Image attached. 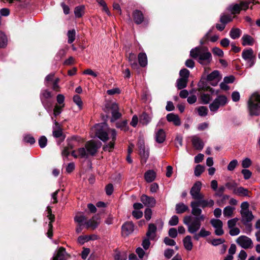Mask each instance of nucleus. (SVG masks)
<instances>
[{"mask_svg": "<svg viewBox=\"0 0 260 260\" xmlns=\"http://www.w3.org/2000/svg\"><path fill=\"white\" fill-rule=\"evenodd\" d=\"M222 77L219 72L215 70L213 71L207 77V81L212 86H216L221 79Z\"/></svg>", "mask_w": 260, "mask_h": 260, "instance_id": "nucleus-9", "label": "nucleus"}, {"mask_svg": "<svg viewBox=\"0 0 260 260\" xmlns=\"http://www.w3.org/2000/svg\"><path fill=\"white\" fill-rule=\"evenodd\" d=\"M76 31L75 29L69 30L68 31L67 36L68 38V43L69 44L72 43L75 39Z\"/></svg>", "mask_w": 260, "mask_h": 260, "instance_id": "nucleus-43", "label": "nucleus"}, {"mask_svg": "<svg viewBox=\"0 0 260 260\" xmlns=\"http://www.w3.org/2000/svg\"><path fill=\"white\" fill-rule=\"evenodd\" d=\"M210 223L215 229V234L217 236H221L223 234L224 232L222 229L223 223L220 220L212 219L210 220Z\"/></svg>", "mask_w": 260, "mask_h": 260, "instance_id": "nucleus-11", "label": "nucleus"}, {"mask_svg": "<svg viewBox=\"0 0 260 260\" xmlns=\"http://www.w3.org/2000/svg\"><path fill=\"white\" fill-rule=\"evenodd\" d=\"M198 217L193 218L191 216H186L183 218V223L187 226L188 232L193 234L194 240L198 241L201 237H206L210 235L211 233L204 228L201 229V222L206 217L204 214L197 215Z\"/></svg>", "mask_w": 260, "mask_h": 260, "instance_id": "nucleus-3", "label": "nucleus"}, {"mask_svg": "<svg viewBox=\"0 0 260 260\" xmlns=\"http://www.w3.org/2000/svg\"><path fill=\"white\" fill-rule=\"evenodd\" d=\"M164 242L167 245L174 246L176 244L175 241L169 237L165 238Z\"/></svg>", "mask_w": 260, "mask_h": 260, "instance_id": "nucleus-64", "label": "nucleus"}, {"mask_svg": "<svg viewBox=\"0 0 260 260\" xmlns=\"http://www.w3.org/2000/svg\"><path fill=\"white\" fill-rule=\"evenodd\" d=\"M134 21L136 23L141 24L144 20V16L142 12L139 10H135L133 13Z\"/></svg>", "mask_w": 260, "mask_h": 260, "instance_id": "nucleus-22", "label": "nucleus"}, {"mask_svg": "<svg viewBox=\"0 0 260 260\" xmlns=\"http://www.w3.org/2000/svg\"><path fill=\"white\" fill-rule=\"evenodd\" d=\"M116 127L120 128L123 131H127L128 130L127 122L126 120L118 122L116 124Z\"/></svg>", "mask_w": 260, "mask_h": 260, "instance_id": "nucleus-41", "label": "nucleus"}, {"mask_svg": "<svg viewBox=\"0 0 260 260\" xmlns=\"http://www.w3.org/2000/svg\"><path fill=\"white\" fill-rule=\"evenodd\" d=\"M84 6H80L76 7L74 10V13L76 17H81L84 13Z\"/></svg>", "mask_w": 260, "mask_h": 260, "instance_id": "nucleus-42", "label": "nucleus"}, {"mask_svg": "<svg viewBox=\"0 0 260 260\" xmlns=\"http://www.w3.org/2000/svg\"><path fill=\"white\" fill-rule=\"evenodd\" d=\"M242 174L243 175L244 178L245 180L249 179L252 175V173L249 170L243 169L241 171Z\"/></svg>", "mask_w": 260, "mask_h": 260, "instance_id": "nucleus-56", "label": "nucleus"}, {"mask_svg": "<svg viewBox=\"0 0 260 260\" xmlns=\"http://www.w3.org/2000/svg\"><path fill=\"white\" fill-rule=\"evenodd\" d=\"M188 80L180 78L177 80L176 86L178 89H182L187 86Z\"/></svg>", "mask_w": 260, "mask_h": 260, "instance_id": "nucleus-34", "label": "nucleus"}, {"mask_svg": "<svg viewBox=\"0 0 260 260\" xmlns=\"http://www.w3.org/2000/svg\"><path fill=\"white\" fill-rule=\"evenodd\" d=\"M96 238V236L92 235L91 236H81L78 238V242L81 244H83L85 242L88 241L91 239H95Z\"/></svg>", "mask_w": 260, "mask_h": 260, "instance_id": "nucleus-37", "label": "nucleus"}, {"mask_svg": "<svg viewBox=\"0 0 260 260\" xmlns=\"http://www.w3.org/2000/svg\"><path fill=\"white\" fill-rule=\"evenodd\" d=\"M241 31L237 28H233L230 32V36L233 39H236L240 37Z\"/></svg>", "mask_w": 260, "mask_h": 260, "instance_id": "nucleus-38", "label": "nucleus"}, {"mask_svg": "<svg viewBox=\"0 0 260 260\" xmlns=\"http://www.w3.org/2000/svg\"><path fill=\"white\" fill-rule=\"evenodd\" d=\"M134 230V224L132 222H127L122 226V234L127 236L131 234Z\"/></svg>", "mask_w": 260, "mask_h": 260, "instance_id": "nucleus-16", "label": "nucleus"}, {"mask_svg": "<svg viewBox=\"0 0 260 260\" xmlns=\"http://www.w3.org/2000/svg\"><path fill=\"white\" fill-rule=\"evenodd\" d=\"M53 96L52 93L48 90H42L40 94V99L42 104L45 109H47L50 107V103L48 100Z\"/></svg>", "mask_w": 260, "mask_h": 260, "instance_id": "nucleus-10", "label": "nucleus"}, {"mask_svg": "<svg viewBox=\"0 0 260 260\" xmlns=\"http://www.w3.org/2000/svg\"><path fill=\"white\" fill-rule=\"evenodd\" d=\"M202 183L200 181L196 182L191 187L190 193L192 198L196 201L190 203L191 208V214L193 215H200L202 210L200 208H204L206 207H212L214 205V201L212 200H204V195L200 192Z\"/></svg>", "mask_w": 260, "mask_h": 260, "instance_id": "nucleus-2", "label": "nucleus"}, {"mask_svg": "<svg viewBox=\"0 0 260 260\" xmlns=\"http://www.w3.org/2000/svg\"><path fill=\"white\" fill-rule=\"evenodd\" d=\"M156 226L154 224L150 223L148 225V231L146 233L147 238L154 240L156 237Z\"/></svg>", "mask_w": 260, "mask_h": 260, "instance_id": "nucleus-19", "label": "nucleus"}, {"mask_svg": "<svg viewBox=\"0 0 260 260\" xmlns=\"http://www.w3.org/2000/svg\"><path fill=\"white\" fill-rule=\"evenodd\" d=\"M179 75L180 78L188 80L189 71L186 69H183L180 71Z\"/></svg>", "mask_w": 260, "mask_h": 260, "instance_id": "nucleus-46", "label": "nucleus"}, {"mask_svg": "<svg viewBox=\"0 0 260 260\" xmlns=\"http://www.w3.org/2000/svg\"><path fill=\"white\" fill-rule=\"evenodd\" d=\"M128 61L133 69H137L138 68V65L137 62L136 55L134 53H130L128 56Z\"/></svg>", "mask_w": 260, "mask_h": 260, "instance_id": "nucleus-32", "label": "nucleus"}, {"mask_svg": "<svg viewBox=\"0 0 260 260\" xmlns=\"http://www.w3.org/2000/svg\"><path fill=\"white\" fill-rule=\"evenodd\" d=\"M48 217L49 218V219L50 220V221L49 222V223L48 224L49 229H48V231L47 232V236L49 238H51L53 235L52 222L54 220V216L51 214V210L49 207H48Z\"/></svg>", "mask_w": 260, "mask_h": 260, "instance_id": "nucleus-23", "label": "nucleus"}, {"mask_svg": "<svg viewBox=\"0 0 260 260\" xmlns=\"http://www.w3.org/2000/svg\"><path fill=\"white\" fill-rule=\"evenodd\" d=\"M228 98L224 95H218L209 105L211 112H216L220 107L225 106L228 103Z\"/></svg>", "mask_w": 260, "mask_h": 260, "instance_id": "nucleus-6", "label": "nucleus"}, {"mask_svg": "<svg viewBox=\"0 0 260 260\" xmlns=\"http://www.w3.org/2000/svg\"><path fill=\"white\" fill-rule=\"evenodd\" d=\"M144 177L147 182H151L155 178V173L153 170H149L145 173Z\"/></svg>", "mask_w": 260, "mask_h": 260, "instance_id": "nucleus-31", "label": "nucleus"}, {"mask_svg": "<svg viewBox=\"0 0 260 260\" xmlns=\"http://www.w3.org/2000/svg\"><path fill=\"white\" fill-rule=\"evenodd\" d=\"M166 133L162 129H159L155 132V141L158 143H163L166 140Z\"/></svg>", "mask_w": 260, "mask_h": 260, "instance_id": "nucleus-21", "label": "nucleus"}, {"mask_svg": "<svg viewBox=\"0 0 260 260\" xmlns=\"http://www.w3.org/2000/svg\"><path fill=\"white\" fill-rule=\"evenodd\" d=\"M138 60L139 64L142 67H145L147 64V57L145 53H140L138 55Z\"/></svg>", "mask_w": 260, "mask_h": 260, "instance_id": "nucleus-30", "label": "nucleus"}, {"mask_svg": "<svg viewBox=\"0 0 260 260\" xmlns=\"http://www.w3.org/2000/svg\"><path fill=\"white\" fill-rule=\"evenodd\" d=\"M240 213L241 215V221L245 225H248V223L251 222L254 218V216L249 210L245 212H240Z\"/></svg>", "mask_w": 260, "mask_h": 260, "instance_id": "nucleus-14", "label": "nucleus"}, {"mask_svg": "<svg viewBox=\"0 0 260 260\" xmlns=\"http://www.w3.org/2000/svg\"><path fill=\"white\" fill-rule=\"evenodd\" d=\"M8 40L6 35L0 30V48H5L7 45Z\"/></svg>", "mask_w": 260, "mask_h": 260, "instance_id": "nucleus-39", "label": "nucleus"}, {"mask_svg": "<svg viewBox=\"0 0 260 260\" xmlns=\"http://www.w3.org/2000/svg\"><path fill=\"white\" fill-rule=\"evenodd\" d=\"M249 192V191L247 189L241 186L234 188L233 189V193L239 196H248Z\"/></svg>", "mask_w": 260, "mask_h": 260, "instance_id": "nucleus-24", "label": "nucleus"}, {"mask_svg": "<svg viewBox=\"0 0 260 260\" xmlns=\"http://www.w3.org/2000/svg\"><path fill=\"white\" fill-rule=\"evenodd\" d=\"M141 201L145 206L150 207H154L156 204V200L154 198L148 197L145 194L141 196Z\"/></svg>", "mask_w": 260, "mask_h": 260, "instance_id": "nucleus-15", "label": "nucleus"}, {"mask_svg": "<svg viewBox=\"0 0 260 260\" xmlns=\"http://www.w3.org/2000/svg\"><path fill=\"white\" fill-rule=\"evenodd\" d=\"M67 253L65 249L63 247L59 248L56 255L53 257V260H66Z\"/></svg>", "mask_w": 260, "mask_h": 260, "instance_id": "nucleus-27", "label": "nucleus"}, {"mask_svg": "<svg viewBox=\"0 0 260 260\" xmlns=\"http://www.w3.org/2000/svg\"><path fill=\"white\" fill-rule=\"evenodd\" d=\"M183 244L185 248L190 251L192 249L193 247L192 242L191 241V237L190 236H186L183 240Z\"/></svg>", "mask_w": 260, "mask_h": 260, "instance_id": "nucleus-28", "label": "nucleus"}, {"mask_svg": "<svg viewBox=\"0 0 260 260\" xmlns=\"http://www.w3.org/2000/svg\"><path fill=\"white\" fill-rule=\"evenodd\" d=\"M101 222V219L99 216L95 215L90 220L85 222L84 224L86 229H90L92 230L95 229Z\"/></svg>", "mask_w": 260, "mask_h": 260, "instance_id": "nucleus-12", "label": "nucleus"}, {"mask_svg": "<svg viewBox=\"0 0 260 260\" xmlns=\"http://www.w3.org/2000/svg\"><path fill=\"white\" fill-rule=\"evenodd\" d=\"M56 100H57V105H64V106H65L64 96L63 94H58L56 97Z\"/></svg>", "mask_w": 260, "mask_h": 260, "instance_id": "nucleus-60", "label": "nucleus"}, {"mask_svg": "<svg viewBox=\"0 0 260 260\" xmlns=\"http://www.w3.org/2000/svg\"><path fill=\"white\" fill-rule=\"evenodd\" d=\"M90 134L92 137H97L103 142L110 140L103 148L105 151L110 152L114 148L117 132L115 129L109 128L106 123L95 124L91 128Z\"/></svg>", "mask_w": 260, "mask_h": 260, "instance_id": "nucleus-1", "label": "nucleus"}, {"mask_svg": "<svg viewBox=\"0 0 260 260\" xmlns=\"http://www.w3.org/2000/svg\"><path fill=\"white\" fill-rule=\"evenodd\" d=\"M212 51L214 55H217L219 57H222L223 56V51L218 47H214Z\"/></svg>", "mask_w": 260, "mask_h": 260, "instance_id": "nucleus-55", "label": "nucleus"}, {"mask_svg": "<svg viewBox=\"0 0 260 260\" xmlns=\"http://www.w3.org/2000/svg\"><path fill=\"white\" fill-rule=\"evenodd\" d=\"M191 142L193 147L198 150H202L204 146L202 140L197 136L191 137Z\"/></svg>", "mask_w": 260, "mask_h": 260, "instance_id": "nucleus-18", "label": "nucleus"}, {"mask_svg": "<svg viewBox=\"0 0 260 260\" xmlns=\"http://www.w3.org/2000/svg\"><path fill=\"white\" fill-rule=\"evenodd\" d=\"M174 254V251L173 249H167L164 252V255L167 258H170Z\"/></svg>", "mask_w": 260, "mask_h": 260, "instance_id": "nucleus-63", "label": "nucleus"}, {"mask_svg": "<svg viewBox=\"0 0 260 260\" xmlns=\"http://www.w3.org/2000/svg\"><path fill=\"white\" fill-rule=\"evenodd\" d=\"M235 209V208L234 207L230 206L225 207L223 211L224 216L227 218L232 217Z\"/></svg>", "mask_w": 260, "mask_h": 260, "instance_id": "nucleus-35", "label": "nucleus"}, {"mask_svg": "<svg viewBox=\"0 0 260 260\" xmlns=\"http://www.w3.org/2000/svg\"><path fill=\"white\" fill-rule=\"evenodd\" d=\"M196 110L198 111V113L200 116H206L208 114V110L206 107L200 106L196 108Z\"/></svg>", "mask_w": 260, "mask_h": 260, "instance_id": "nucleus-40", "label": "nucleus"}, {"mask_svg": "<svg viewBox=\"0 0 260 260\" xmlns=\"http://www.w3.org/2000/svg\"><path fill=\"white\" fill-rule=\"evenodd\" d=\"M64 107V105H55L53 109V115L54 116L59 115L62 112Z\"/></svg>", "mask_w": 260, "mask_h": 260, "instance_id": "nucleus-44", "label": "nucleus"}, {"mask_svg": "<svg viewBox=\"0 0 260 260\" xmlns=\"http://www.w3.org/2000/svg\"><path fill=\"white\" fill-rule=\"evenodd\" d=\"M233 18L230 15H222L220 17V22L224 24L231 21Z\"/></svg>", "mask_w": 260, "mask_h": 260, "instance_id": "nucleus-52", "label": "nucleus"}, {"mask_svg": "<svg viewBox=\"0 0 260 260\" xmlns=\"http://www.w3.org/2000/svg\"><path fill=\"white\" fill-rule=\"evenodd\" d=\"M211 32H212V29H210L206 33V34L204 36V37L200 40L201 44L203 45V44H206L207 42V41L209 38L210 35L211 33Z\"/></svg>", "mask_w": 260, "mask_h": 260, "instance_id": "nucleus-58", "label": "nucleus"}, {"mask_svg": "<svg viewBox=\"0 0 260 260\" xmlns=\"http://www.w3.org/2000/svg\"><path fill=\"white\" fill-rule=\"evenodd\" d=\"M47 139L45 136H42L39 140V146L41 148H44L47 144Z\"/></svg>", "mask_w": 260, "mask_h": 260, "instance_id": "nucleus-59", "label": "nucleus"}, {"mask_svg": "<svg viewBox=\"0 0 260 260\" xmlns=\"http://www.w3.org/2000/svg\"><path fill=\"white\" fill-rule=\"evenodd\" d=\"M190 55L197 59L200 64L203 65L208 64L212 60L211 54L208 50H204L200 47H196L191 49L190 52Z\"/></svg>", "mask_w": 260, "mask_h": 260, "instance_id": "nucleus-4", "label": "nucleus"}, {"mask_svg": "<svg viewBox=\"0 0 260 260\" xmlns=\"http://www.w3.org/2000/svg\"><path fill=\"white\" fill-rule=\"evenodd\" d=\"M85 147L88 154L91 155H94L96 153L98 148V146L96 144L92 141H90L86 143Z\"/></svg>", "mask_w": 260, "mask_h": 260, "instance_id": "nucleus-17", "label": "nucleus"}, {"mask_svg": "<svg viewBox=\"0 0 260 260\" xmlns=\"http://www.w3.org/2000/svg\"><path fill=\"white\" fill-rule=\"evenodd\" d=\"M179 222V218L177 216L173 215L169 221V224L171 226H175Z\"/></svg>", "mask_w": 260, "mask_h": 260, "instance_id": "nucleus-51", "label": "nucleus"}, {"mask_svg": "<svg viewBox=\"0 0 260 260\" xmlns=\"http://www.w3.org/2000/svg\"><path fill=\"white\" fill-rule=\"evenodd\" d=\"M77 152L78 154H76V152L75 151H73L72 152V155L75 158H77V157L87 158L88 157V154L84 148H80L78 149Z\"/></svg>", "mask_w": 260, "mask_h": 260, "instance_id": "nucleus-25", "label": "nucleus"}, {"mask_svg": "<svg viewBox=\"0 0 260 260\" xmlns=\"http://www.w3.org/2000/svg\"><path fill=\"white\" fill-rule=\"evenodd\" d=\"M243 58L247 61L249 68L251 67L255 63V56L252 49L244 50L242 53Z\"/></svg>", "mask_w": 260, "mask_h": 260, "instance_id": "nucleus-7", "label": "nucleus"}, {"mask_svg": "<svg viewBox=\"0 0 260 260\" xmlns=\"http://www.w3.org/2000/svg\"><path fill=\"white\" fill-rule=\"evenodd\" d=\"M249 3L247 2H241L240 4H235L229 7L230 10L233 14L239 13L241 10H246L248 8Z\"/></svg>", "mask_w": 260, "mask_h": 260, "instance_id": "nucleus-13", "label": "nucleus"}, {"mask_svg": "<svg viewBox=\"0 0 260 260\" xmlns=\"http://www.w3.org/2000/svg\"><path fill=\"white\" fill-rule=\"evenodd\" d=\"M201 99L203 103L204 104H207L211 101V98L209 94L203 93L201 95Z\"/></svg>", "mask_w": 260, "mask_h": 260, "instance_id": "nucleus-47", "label": "nucleus"}, {"mask_svg": "<svg viewBox=\"0 0 260 260\" xmlns=\"http://www.w3.org/2000/svg\"><path fill=\"white\" fill-rule=\"evenodd\" d=\"M238 165V161L236 159H233L228 166V170L230 171H233Z\"/></svg>", "mask_w": 260, "mask_h": 260, "instance_id": "nucleus-53", "label": "nucleus"}, {"mask_svg": "<svg viewBox=\"0 0 260 260\" xmlns=\"http://www.w3.org/2000/svg\"><path fill=\"white\" fill-rule=\"evenodd\" d=\"M252 164L251 160L248 158H245L242 161V166L244 168L249 167Z\"/></svg>", "mask_w": 260, "mask_h": 260, "instance_id": "nucleus-57", "label": "nucleus"}, {"mask_svg": "<svg viewBox=\"0 0 260 260\" xmlns=\"http://www.w3.org/2000/svg\"><path fill=\"white\" fill-rule=\"evenodd\" d=\"M151 117L147 114L144 113L140 116V122L143 125L147 124L151 120Z\"/></svg>", "mask_w": 260, "mask_h": 260, "instance_id": "nucleus-36", "label": "nucleus"}, {"mask_svg": "<svg viewBox=\"0 0 260 260\" xmlns=\"http://www.w3.org/2000/svg\"><path fill=\"white\" fill-rule=\"evenodd\" d=\"M166 118L170 122H172L176 126H179L181 124V121L179 116L174 113L168 114Z\"/></svg>", "mask_w": 260, "mask_h": 260, "instance_id": "nucleus-20", "label": "nucleus"}, {"mask_svg": "<svg viewBox=\"0 0 260 260\" xmlns=\"http://www.w3.org/2000/svg\"><path fill=\"white\" fill-rule=\"evenodd\" d=\"M139 154L144 161H146V159L148 157V152L145 149V146L143 142H142L139 144Z\"/></svg>", "mask_w": 260, "mask_h": 260, "instance_id": "nucleus-26", "label": "nucleus"}, {"mask_svg": "<svg viewBox=\"0 0 260 260\" xmlns=\"http://www.w3.org/2000/svg\"><path fill=\"white\" fill-rule=\"evenodd\" d=\"M175 210L177 213L182 214L188 210V207L183 203H180L176 205Z\"/></svg>", "mask_w": 260, "mask_h": 260, "instance_id": "nucleus-29", "label": "nucleus"}, {"mask_svg": "<svg viewBox=\"0 0 260 260\" xmlns=\"http://www.w3.org/2000/svg\"><path fill=\"white\" fill-rule=\"evenodd\" d=\"M86 220V218L83 215H77L74 217V220L78 224H82V223Z\"/></svg>", "mask_w": 260, "mask_h": 260, "instance_id": "nucleus-49", "label": "nucleus"}, {"mask_svg": "<svg viewBox=\"0 0 260 260\" xmlns=\"http://www.w3.org/2000/svg\"><path fill=\"white\" fill-rule=\"evenodd\" d=\"M205 167L200 165H198L194 169V175L196 176H199L204 171Z\"/></svg>", "mask_w": 260, "mask_h": 260, "instance_id": "nucleus-45", "label": "nucleus"}, {"mask_svg": "<svg viewBox=\"0 0 260 260\" xmlns=\"http://www.w3.org/2000/svg\"><path fill=\"white\" fill-rule=\"evenodd\" d=\"M96 1L99 5L103 7V11H104L108 15H110V13L105 2L103 0H96Z\"/></svg>", "mask_w": 260, "mask_h": 260, "instance_id": "nucleus-50", "label": "nucleus"}, {"mask_svg": "<svg viewBox=\"0 0 260 260\" xmlns=\"http://www.w3.org/2000/svg\"><path fill=\"white\" fill-rule=\"evenodd\" d=\"M168 234L171 238H175L178 235L177 231L175 228H171L169 231Z\"/></svg>", "mask_w": 260, "mask_h": 260, "instance_id": "nucleus-62", "label": "nucleus"}, {"mask_svg": "<svg viewBox=\"0 0 260 260\" xmlns=\"http://www.w3.org/2000/svg\"><path fill=\"white\" fill-rule=\"evenodd\" d=\"M242 40L243 46L252 45L254 42L253 39L248 35H244L242 38Z\"/></svg>", "mask_w": 260, "mask_h": 260, "instance_id": "nucleus-33", "label": "nucleus"}, {"mask_svg": "<svg viewBox=\"0 0 260 260\" xmlns=\"http://www.w3.org/2000/svg\"><path fill=\"white\" fill-rule=\"evenodd\" d=\"M183 137L181 135H177L175 142V145L177 147H180L182 145Z\"/></svg>", "mask_w": 260, "mask_h": 260, "instance_id": "nucleus-54", "label": "nucleus"}, {"mask_svg": "<svg viewBox=\"0 0 260 260\" xmlns=\"http://www.w3.org/2000/svg\"><path fill=\"white\" fill-rule=\"evenodd\" d=\"M103 109L106 112L111 113L112 117L110 121L112 122L120 118L122 116L121 113L119 112L118 105L116 103L111 102H107Z\"/></svg>", "mask_w": 260, "mask_h": 260, "instance_id": "nucleus-5", "label": "nucleus"}, {"mask_svg": "<svg viewBox=\"0 0 260 260\" xmlns=\"http://www.w3.org/2000/svg\"><path fill=\"white\" fill-rule=\"evenodd\" d=\"M74 102L79 107L80 109L82 107V101L80 96L78 95H75L73 97Z\"/></svg>", "mask_w": 260, "mask_h": 260, "instance_id": "nucleus-48", "label": "nucleus"}, {"mask_svg": "<svg viewBox=\"0 0 260 260\" xmlns=\"http://www.w3.org/2000/svg\"><path fill=\"white\" fill-rule=\"evenodd\" d=\"M236 243L244 249L251 248L253 247L252 240L246 236L239 237L236 240Z\"/></svg>", "mask_w": 260, "mask_h": 260, "instance_id": "nucleus-8", "label": "nucleus"}, {"mask_svg": "<svg viewBox=\"0 0 260 260\" xmlns=\"http://www.w3.org/2000/svg\"><path fill=\"white\" fill-rule=\"evenodd\" d=\"M238 221V218H235L229 220L228 221V225L229 228L232 229L233 228H234Z\"/></svg>", "mask_w": 260, "mask_h": 260, "instance_id": "nucleus-61", "label": "nucleus"}]
</instances>
